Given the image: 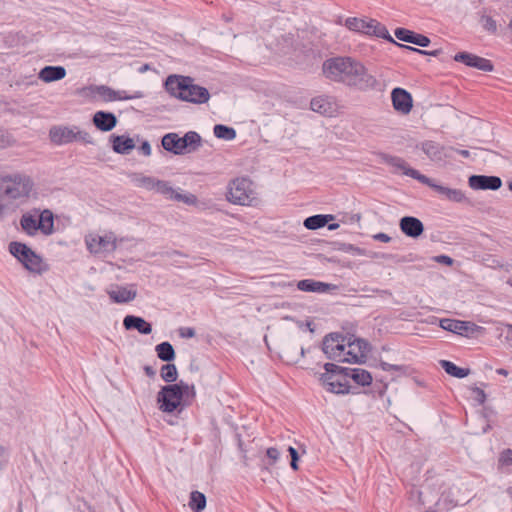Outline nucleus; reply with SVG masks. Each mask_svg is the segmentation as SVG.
Masks as SVG:
<instances>
[{
    "mask_svg": "<svg viewBox=\"0 0 512 512\" xmlns=\"http://www.w3.org/2000/svg\"><path fill=\"white\" fill-rule=\"evenodd\" d=\"M322 70L328 79L359 90L373 89L377 85L376 78L366 67L351 57L328 59L323 63Z\"/></svg>",
    "mask_w": 512,
    "mask_h": 512,
    "instance_id": "1",
    "label": "nucleus"
},
{
    "mask_svg": "<svg viewBox=\"0 0 512 512\" xmlns=\"http://www.w3.org/2000/svg\"><path fill=\"white\" fill-rule=\"evenodd\" d=\"M166 91L174 98L193 104H204L210 99L209 91L194 83L190 76L169 75L165 81Z\"/></svg>",
    "mask_w": 512,
    "mask_h": 512,
    "instance_id": "2",
    "label": "nucleus"
},
{
    "mask_svg": "<svg viewBox=\"0 0 512 512\" xmlns=\"http://www.w3.org/2000/svg\"><path fill=\"white\" fill-rule=\"evenodd\" d=\"M196 392L193 385L183 381L162 387L157 395L159 408L163 412L172 413L181 404L187 405V401L195 398Z\"/></svg>",
    "mask_w": 512,
    "mask_h": 512,
    "instance_id": "3",
    "label": "nucleus"
},
{
    "mask_svg": "<svg viewBox=\"0 0 512 512\" xmlns=\"http://www.w3.org/2000/svg\"><path fill=\"white\" fill-rule=\"evenodd\" d=\"M227 200L241 206H258L261 202L254 183L246 177L236 178L229 183Z\"/></svg>",
    "mask_w": 512,
    "mask_h": 512,
    "instance_id": "4",
    "label": "nucleus"
},
{
    "mask_svg": "<svg viewBox=\"0 0 512 512\" xmlns=\"http://www.w3.org/2000/svg\"><path fill=\"white\" fill-rule=\"evenodd\" d=\"M9 252L32 273L41 275L49 270L42 257L33 251L28 245L22 242L12 241L9 243Z\"/></svg>",
    "mask_w": 512,
    "mask_h": 512,
    "instance_id": "5",
    "label": "nucleus"
},
{
    "mask_svg": "<svg viewBox=\"0 0 512 512\" xmlns=\"http://www.w3.org/2000/svg\"><path fill=\"white\" fill-rule=\"evenodd\" d=\"M325 372L319 375L322 386L334 394H348L350 391L346 370L334 363L324 365Z\"/></svg>",
    "mask_w": 512,
    "mask_h": 512,
    "instance_id": "6",
    "label": "nucleus"
},
{
    "mask_svg": "<svg viewBox=\"0 0 512 512\" xmlns=\"http://www.w3.org/2000/svg\"><path fill=\"white\" fill-rule=\"evenodd\" d=\"M3 195L11 200L28 197L33 182L27 175L15 173L1 178Z\"/></svg>",
    "mask_w": 512,
    "mask_h": 512,
    "instance_id": "7",
    "label": "nucleus"
},
{
    "mask_svg": "<svg viewBox=\"0 0 512 512\" xmlns=\"http://www.w3.org/2000/svg\"><path fill=\"white\" fill-rule=\"evenodd\" d=\"M345 26L351 31L377 36L396 44L386 27L375 19L365 20L356 17H350L346 19Z\"/></svg>",
    "mask_w": 512,
    "mask_h": 512,
    "instance_id": "8",
    "label": "nucleus"
},
{
    "mask_svg": "<svg viewBox=\"0 0 512 512\" xmlns=\"http://www.w3.org/2000/svg\"><path fill=\"white\" fill-rule=\"evenodd\" d=\"M49 137L52 143L56 145H64L73 141H82L91 143V136L85 132L79 130L76 126H53L49 131Z\"/></svg>",
    "mask_w": 512,
    "mask_h": 512,
    "instance_id": "9",
    "label": "nucleus"
},
{
    "mask_svg": "<svg viewBox=\"0 0 512 512\" xmlns=\"http://www.w3.org/2000/svg\"><path fill=\"white\" fill-rule=\"evenodd\" d=\"M370 351L367 341L354 335H347L343 362L363 363Z\"/></svg>",
    "mask_w": 512,
    "mask_h": 512,
    "instance_id": "10",
    "label": "nucleus"
},
{
    "mask_svg": "<svg viewBox=\"0 0 512 512\" xmlns=\"http://www.w3.org/2000/svg\"><path fill=\"white\" fill-rule=\"evenodd\" d=\"M347 335L330 333L323 339L322 350L327 358L343 362Z\"/></svg>",
    "mask_w": 512,
    "mask_h": 512,
    "instance_id": "11",
    "label": "nucleus"
},
{
    "mask_svg": "<svg viewBox=\"0 0 512 512\" xmlns=\"http://www.w3.org/2000/svg\"><path fill=\"white\" fill-rule=\"evenodd\" d=\"M155 191L162 194L167 199L183 202L187 205H195L197 203V197L194 194L177 191L167 181L159 180V182L156 183Z\"/></svg>",
    "mask_w": 512,
    "mask_h": 512,
    "instance_id": "12",
    "label": "nucleus"
},
{
    "mask_svg": "<svg viewBox=\"0 0 512 512\" xmlns=\"http://www.w3.org/2000/svg\"><path fill=\"white\" fill-rule=\"evenodd\" d=\"M421 149L427 157L434 162H441L451 157V152L454 150L452 147H445L430 140L422 142Z\"/></svg>",
    "mask_w": 512,
    "mask_h": 512,
    "instance_id": "13",
    "label": "nucleus"
},
{
    "mask_svg": "<svg viewBox=\"0 0 512 512\" xmlns=\"http://www.w3.org/2000/svg\"><path fill=\"white\" fill-rule=\"evenodd\" d=\"M422 184L427 185L432 188L435 192L440 195H443L447 200L455 203H464L468 202V198L465 193L456 188H449L442 185L437 184L433 179L427 177V182H422Z\"/></svg>",
    "mask_w": 512,
    "mask_h": 512,
    "instance_id": "14",
    "label": "nucleus"
},
{
    "mask_svg": "<svg viewBox=\"0 0 512 512\" xmlns=\"http://www.w3.org/2000/svg\"><path fill=\"white\" fill-rule=\"evenodd\" d=\"M393 108L401 113L408 114L412 110L413 100L411 94L403 88H394L391 92Z\"/></svg>",
    "mask_w": 512,
    "mask_h": 512,
    "instance_id": "15",
    "label": "nucleus"
},
{
    "mask_svg": "<svg viewBox=\"0 0 512 512\" xmlns=\"http://www.w3.org/2000/svg\"><path fill=\"white\" fill-rule=\"evenodd\" d=\"M468 184L473 190H498L502 180L498 176L472 175L468 178Z\"/></svg>",
    "mask_w": 512,
    "mask_h": 512,
    "instance_id": "16",
    "label": "nucleus"
},
{
    "mask_svg": "<svg viewBox=\"0 0 512 512\" xmlns=\"http://www.w3.org/2000/svg\"><path fill=\"white\" fill-rule=\"evenodd\" d=\"M385 162L395 168L396 170L402 171L404 175H407L420 183L427 182V176L424 174H421L418 170L411 168L407 162L400 158V157H394V156H387L385 157Z\"/></svg>",
    "mask_w": 512,
    "mask_h": 512,
    "instance_id": "17",
    "label": "nucleus"
},
{
    "mask_svg": "<svg viewBox=\"0 0 512 512\" xmlns=\"http://www.w3.org/2000/svg\"><path fill=\"white\" fill-rule=\"evenodd\" d=\"M399 227L406 236L411 238H418L424 232L423 223L413 216H405L401 218Z\"/></svg>",
    "mask_w": 512,
    "mask_h": 512,
    "instance_id": "18",
    "label": "nucleus"
},
{
    "mask_svg": "<svg viewBox=\"0 0 512 512\" xmlns=\"http://www.w3.org/2000/svg\"><path fill=\"white\" fill-rule=\"evenodd\" d=\"M110 299L115 303H127L136 298L137 291L125 286L112 285L106 290Z\"/></svg>",
    "mask_w": 512,
    "mask_h": 512,
    "instance_id": "19",
    "label": "nucleus"
},
{
    "mask_svg": "<svg viewBox=\"0 0 512 512\" xmlns=\"http://www.w3.org/2000/svg\"><path fill=\"white\" fill-rule=\"evenodd\" d=\"M121 242L122 239H118L113 232L98 237V258L108 257L116 250L118 244Z\"/></svg>",
    "mask_w": 512,
    "mask_h": 512,
    "instance_id": "20",
    "label": "nucleus"
},
{
    "mask_svg": "<svg viewBox=\"0 0 512 512\" xmlns=\"http://www.w3.org/2000/svg\"><path fill=\"white\" fill-rule=\"evenodd\" d=\"M439 325L442 329L459 335H464L469 331H473V328L475 327V324L471 322L448 318L441 319Z\"/></svg>",
    "mask_w": 512,
    "mask_h": 512,
    "instance_id": "21",
    "label": "nucleus"
},
{
    "mask_svg": "<svg viewBox=\"0 0 512 512\" xmlns=\"http://www.w3.org/2000/svg\"><path fill=\"white\" fill-rule=\"evenodd\" d=\"M395 36L404 42L412 43L420 47H427L430 44V39L422 34L414 33L405 28H397Z\"/></svg>",
    "mask_w": 512,
    "mask_h": 512,
    "instance_id": "22",
    "label": "nucleus"
},
{
    "mask_svg": "<svg viewBox=\"0 0 512 512\" xmlns=\"http://www.w3.org/2000/svg\"><path fill=\"white\" fill-rule=\"evenodd\" d=\"M183 138L179 137L177 133H168L162 138V147L175 155L186 153V148L182 142Z\"/></svg>",
    "mask_w": 512,
    "mask_h": 512,
    "instance_id": "23",
    "label": "nucleus"
},
{
    "mask_svg": "<svg viewBox=\"0 0 512 512\" xmlns=\"http://www.w3.org/2000/svg\"><path fill=\"white\" fill-rule=\"evenodd\" d=\"M333 101L327 96L313 98L310 102L311 110L321 115L332 116L335 112Z\"/></svg>",
    "mask_w": 512,
    "mask_h": 512,
    "instance_id": "24",
    "label": "nucleus"
},
{
    "mask_svg": "<svg viewBox=\"0 0 512 512\" xmlns=\"http://www.w3.org/2000/svg\"><path fill=\"white\" fill-rule=\"evenodd\" d=\"M123 326L126 330L136 329L141 334H150L152 326L146 322L142 317L127 315L123 320Z\"/></svg>",
    "mask_w": 512,
    "mask_h": 512,
    "instance_id": "25",
    "label": "nucleus"
},
{
    "mask_svg": "<svg viewBox=\"0 0 512 512\" xmlns=\"http://www.w3.org/2000/svg\"><path fill=\"white\" fill-rule=\"evenodd\" d=\"M65 76L66 69L63 66H45L38 74V78L45 83L61 80Z\"/></svg>",
    "mask_w": 512,
    "mask_h": 512,
    "instance_id": "26",
    "label": "nucleus"
},
{
    "mask_svg": "<svg viewBox=\"0 0 512 512\" xmlns=\"http://www.w3.org/2000/svg\"><path fill=\"white\" fill-rule=\"evenodd\" d=\"M34 212L38 215V225H40V231L44 235H51L54 233V215L49 209L40 211L34 209Z\"/></svg>",
    "mask_w": 512,
    "mask_h": 512,
    "instance_id": "27",
    "label": "nucleus"
},
{
    "mask_svg": "<svg viewBox=\"0 0 512 512\" xmlns=\"http://www.w3.org/2000/svg\"><path fill=\"white\" fill-rule=\"evenodd\" d=\"M348 381L352 379L355 383L361 386H368L372 382L371 374L361 368H345Z\"/></svg>",
    "mask_w": 512,
    "mask_h": 512,
    "instance_id": "28",
    "label": "nucleus"
},
{
    "mask_svg": "<svg viewBox=\"0 0 512 512\" xmlns=\"http://www.w3.org/2000/svg\"><path fill=\"white\" fill-rule=\"evenodd\" d=\"M331 287H333V286L330 284L320 282V281L311 280V279L301 280L297 283V288L301 291H306V292L325 293V292L329 291L331 289Z\"/></svg>",
    "mask_w": 512,
    "mask_h": 512,
    "instance_id": "29",
    "label": "nucleus"
},
{
    "mask_svg": "<svg viewBox=\"0 0 512 512\" xmlns=\"http://www.w3.org/2000/svg\"><path fill=\"white\" fill-rule=\"evenodd\" d=\"M113 149L119 154H128L135 148V142L130 137L125 136H111Z\"/></svg>",
    "mask_w": 512,
    "mask_h": 512,
    "instance_id": "30",
    "label": "nucleus"
},
{
    "mask_svg": "<svg viewBox=\"0 0 512 512\" xmlns=\"http://www.w3.org/2000/svg\"><path fill=\"white\" fill-rule=\"evenodd\" d=\"M332 220H334V216L331 214H326V215L318 214V215H313V216L307 217L304 220L303 224H304V227L307 228L308 230H316V229L324 227L326 224H328Z\"/></svg>",
    "mask_w": 512,
    "mask_h": 512,
    "instance_id": "31",
    "label": "nucleus"
},
{
    "mask_svg": "<svg viewBox=\"0 0 512 512\" xmlns=\"http://www.w3.org/2000/svg\"><path fill=\"white\" fill-rule=\"evenodd\" d=\"M37 214L25 213L22 215L20 224L22 229L30 236L35 235L38 230H40V225H38V220L36 219Z\"/></svg>",
    "mask_w": 512,
    "mask_h": 512,
    "instance_id": "32",
    "label": "nucleus"
},
{
    "mask_svg": "<svg viewBox=\"0 0 512 512\" xmlns=\"http://www.w3.org/2000/svg\"><path fill=\"white\" fill-rule=\"evenodd\" d=\"M117 124V118L113 113L98 111V130L110 131Z\"/></svg>",
    "mask_w": 512,
    "mask_h": 512,
    "instance_id": "33",
    "label": "nucleus"
},
{
    "mask_svg": "<svg viewBox=\"0 0 512 512\" xmlns=\"http://www.w3.org/2000/svg\"><path fill=\"white\" fill-rule=\"evenodd\" d=\"M439 363L441 367L445 370V372L453 377L464 378L470 374L469 369L460 368L451 361L440 360Z\"/></svg>",
    "mask_w": 512,
    "mask_h": 512,
    "instance_id": "34",
    "label": "nucleus"
},
{
    "mask_svg": "<svg viewBox=\"0 0 512 512\" xmlns=\"http://www.w3.org/2000/svg\"><path fill=\"white\" fill-rule=\"evenodd\" d=\"M182 138L186 153L194 152L201 146V137L197 132L189 131Z\"/></svg>",
    "mask_w": 512,
    "mask_h": 512,
    "instance_id": "35",
    "label": "nucleus"
},
{
    "mask_svg": "<svg viewBox=\"0 0 512 512\" xmlns=\"http://www.w3.org/2000/svg\"><path fill=\"white\" fill-rule=\"evenodd\" d=\"M159 359L165 362H170L175 358V351L169 342H162L155 348Z\"/></svg>",
    "mask_w": 512,
    "mask_h": 512,
    "instance_id": "36",
    "label": "nucleus"
},
{
    "mask_svg": "<svg viewBox=\"0 0 512 512\" xmlns=\"http://www.w3.org/2000/svg\"><path fill=\"white\" fill-rule=\"evenodd\" d=\"M189 506L194 512L203 511L206 507L205 495L199 491L191 492Z\"/></svg>",
    "mask_w": 512,
    "mask_h": 512,
    "instance_id": "37",
    "label": "nucleus"
},
{
    "mask_svg": "<svg viewBox=\"0 0 512 512\" xmlns=\"http://www.w3.org/2000/svg\"><path fill=\"white\" fill-rule=\"evenodd\" d=\"M213 132L220 139L233 140L236 137V131L233 128L222 124L215 125Z\"/></svg>",
    "mask_w": 512,
    "mask_h": 512,
    "instance_id": "38",
    "label": "nucleus"
},
{
    "mask_svg": "<svg viewBox=\"0 0 512 512\" xmlns=\"http://www.w3.org/2000/svg\"><path fill=\"white\" fill-rule=\"evenodd\" d=\"M98 95L101 96L105 101H114L117 99H130L128 96H121L120 92L114 91L107 86H98Z\"/></svg>",
    "mask_w": 512,
    "mask_h": 512,
    "instance_id": "39",
    "label": "nucleus"
},
{
    "mask_svg": "<svg viewBox=\"0 0 512 512\" xmlns=\"http://www.w3.org/2000/svg\"><path fill=\"white\" fill-rule=\"evenodd\" d=\"M161 378L168 383L175 382L177 379V369L174 364L167 363L162 366L160 371Z\"/></svg>",
    "mask_w": 512,
    "mask_h": 512,
    "instance_id": "40",
    "label": "nucleus"
},
{
    "mask_svg": "<svg viewBox=\"0 0 512 512\" xmlns=\"http://www.w3.org/2000/svg\"><path fill=\"white\" fill-rule=\"evenodd\" d=\"M470 67L476 68L481 71L490 72L493 70V64L490 60L485 59L483 57L477 56L475 57L474 61H472Z\"/></svg>",
    "mask_w": 512,
    "mask_h": 512,
    "instance_id": "41",
    "label": "nucleus"
},
{
    "mask_svg": "<svg viewBox=\"0 0 512 512\" xmlns=\"http://www.w3.org/2000/svg\"><path fill=\"white\" fill-rule=\"evenodd\" d=\"M159 182V179L149 176H142L137 179V183L139 186L146 188L147 190H156V183Z\"/></svg>",
    "mask_w": 512,
    "mask_h": 512,
    "instance_id": "42",
    "label": "nucleus"
},
{
    "mask_svg": "<svg viewBox=\"0 0 512 512\" xmlns=\"http://www.w3.org/2000/svg\"><path fill=\"white\" fill-rule=\"evenodd\" d=\"M476 55L468 52H459L454 56L456 62H461L466 66L470 67L472 61H474Z\"/></svg>",
    "mask_w": 512,
    "mask_h": 512,
    "instance_id": "43",
    "label": "nucleus"
},
{
    "mask_svg": "<svg viewBox=\"0 0 512 512\" xmlns=\"http://www.w3.org/2000/svg\"><path fill=\"white\" fill-rule=\"evenodd\" d=\"M481 24L488 32L495 33L497 31L496 21L488 15H483L481 17Z\"/></svg>",
    "mask_w": 512,
    "mask_h": 512,
    "instance_id": "44",
    "label": "nucleus"
},
{
    "mask_svg": "<svg viewBox=\"0 0 512 512\" xmlns=\"http://www.w3.org/2000/svg\"><path fill=\"white\" fill-rule=\"evenodd\" d=\"M77 95L81 98H95L96 97V86L90 85L77 90Z\"/></svg>",
    "mask_w": 512,
    "mask_h": 512,
    "instance_id": "45",
    "label": "nucleus"
},
{
    "mask_svg": "<svg viewBox=\"0 0 512 512\" xmlns=\"http://www.w3.org/2000/svg\"><path fill=\"white\" fill-rule=\"evenodd\" d=\"M342 251L350 253L352 255L365 256L366 251L362 248L356 247L352 244H342Z\"/></svg>",
    "mask_w": 512,
    "mask_h": 512,
    "instance_id": "46",
    "label": "nucleus"
},
{
    "mask_svg": "<svg viewBox=\"0 0 512 512\" xmlns=\"http://www.w3.org/2000/svg\"><path fill=\"white\" fill-rule=\"evenodd\" d=\"M266 456L269 459V465H273L279 459L280 453L277 448L270 447L266 451Z\"/></svg>",
    "mask_w": 512,
    "mask_h": 512,
    "instance_id": "47",
    "label": "nucleus"
},
{
    "mask_svg": "<svg viewBox=\"0 0 512 512\" xmlns=\"http://www.w3.org/2000/svg\"><path fill=\"white\" fill-rule=\"evenodd\" d=\"M472 392L474 394V399L479 403V404H484V402L486 401V394L484 392L483 389L481 388H478V387H474L472 389Z\"/></svg>",
    "mask_w": 512,
    "mask_h": 512,
    "instance_id": "48",
    "label": "nucleus"
},
{
    "mask_svg": "<svg viewBox=\"0 0 512 512\" xmlns=\"http://www.w3.org/2000/svg\"><path fill=\"white\" fill-rule=\"evenodd\" d=\"M85 243H86L87 249L89 250V252L91 254L96 253V250L94 249V245L96 243V238L92 234H89L85 237Z\"/></svg>",
    "mask_w": 512,
    "mask_h": 512,
    "instance_id": "49",
    "label": "nucleus"
},
{
    "mask_svg": "<svg viewBox=\"0 0 512 512\" xmlns=\"http://www.w3.org/2000/svg\"><path fill=\"white\" fill-rule=\"evenodd\" d=\"M500 461L506 465H512V449H507L502 452Z\"/></svg>",
    "mask_w": 512,
    "mask_h": 512,
    "instance_id": "50",
    "label": "nucleus"
},
{
    "mask_svg": "<svg viewBox=\"0 0 512 512\" xmlns=\"http://www.w3.org/2000/svg\"><path fill=\"white\" fill-rule=\"evenodd\" d=\"M179 335L182 338H193L195 336V330L190 327H182L179 329Z\"/></svg>",
    "mask_w": 512,
    "mask_h": 512,
    "instance_id": "51",
    "label": "nucleus"
},
{
    "mask_svg": "<svg viewBox=\"0 0 512 512\" xmlns=\"http://www.w3.org/2000/svg\"><path fill=\"white\" fill-rule=\"evenodd\" d=\"M434 261L437 262V263H440V264H445V265H452L453 264V259L447 255H438V256H435L434 257Z\"/></svg>",
    "mask_w": 512,
    "mask_h": 512,
    "instance_id": "52",
    "label": "nucleus"
},
{
    "mask_svg": "<svg viewBox=\"0 0 512 512\" xmlns=\"http://www.w3.org/2000/svg\"><path fill=\"white\" fill-rule=\"evenodd\" d=\"M400 46L403 47V48L409 49L411 51H414V52H418V53H421V54H428V55H432V56H437L440 53V50H434L432 52H427V51H423V50H420V49H417V48H413V47H410V46H405V45H400Z\"/></svg>",
    "mask_w": 512,
    "mask_h": 512,
    "instance_id": "53",
    "label": "nucleus"
},
{
    "mask_svg": "<svg viewBox=\"0 0 512 512\" xmlns=\"http://www.w3.org/2000/svg\"><path fill=\"white\" fill-rule=\"evenodd\" d=\"M373 239L376 241L383 242V243H388L391 241V237L389 235H387L386 233H382V232L373 235Z\"/></svg>",
    "mask_w": 512,
    "mask_h": 512,
    "instance_id": "54",
    "label": "nucleus"
},
{
    "mask_svg": "<svg viewBox=\"0 0 512 512\" xmlns=\"http://www.w3.org/2000/svg\"><path fill=\"white\" fill-rule=\"evenodd\" d=\"M139 151L145 155L150 156L151 155V146L148 141H144L141 146L139 147Z\"/></svg>",
    "mask_w": 512,
    "mask_h": 512,
    "instance_id": "55",
    "label": "nucleus"
},
{
    "mask_svg": "<svg viewBox=\"0 0 512 512\" xmlns=\"http://www.w3.org/2000/svg\"><path fill=\"white\" fill-rule=\"evenodd\" d=\"M7 463L6 450L0 445V471L5 467Z\"/></svg>",
    "mask_w": 512,
    "mask_h": 512,
    "instance_id": "56",
    "label": "nucleus"
},
{
    "mask_svg": "<svg viewBox=\"0 0 512 512\" xmlns=\"http://www.w3.org/2000/svg\"><path fill=\"white\" fill-rule=\"evenodd\" d=\"M144 371L146 375L149 377H154L156 374L155 370L151 366H145Z\"/></svg>",
    "mask_w": 512,
    "mask_h": 512,
    "instance_id": "57",
    "label": "nucleus"
},
{
    "mask_svg": "<svg viewBox=\"0 0 512 512\" xmlns=\"http://www.w3.org/2000/svg\"><path fill=\"white\" fill-rule=\"evenodd\" d=\"M288 451H289V453H290V455H291V460H294V457H295V458H298V453H297V451H296V449H295V448H293L292 446H290V447L288 448Z\"/></svg>",
    "mask_w": 512,
    "mask_h": 512,
    "instance_id": "58",
    "label": "nucleus"
},
{
    "mask_svg": "<svg viewBox=\"0 0 512 512\" xmlns=\"http://www.w3.org/2000/svg\"><path fill=\"white\" fill-rule=\"evenodd\" d=\"M496 373L499 375H502V376H508V374H509L508 370H506L504 368H498L496 370Z\"/></svg>",
    "mask_w": 512,
    "mask_h": 512,
    "instance_id": "59",
    "label": "nucleus"
},
{
    "mask_svg": "<svg viewBox=\"0 0 512 512\" xmlns=\"http://www.w3.org/2000/svg\"><path fill=\"white\" fill-rule=\"evenodd\" d=\"M457 153H459L463 157H469L470 153L468 150H455Z\"/></svg>",
    "mask_w": 512,
    "mask_h": 512,
    "instance_id": "60",
    "label": "nucleus"
},
{
    "mask_svg": "<svg viewBox=\"0 0 512 512\" xmlns=\"http://www.w3.org/2000/svg\"><path fill=\"white\" fill-rule=\"evenodd\" d=\"M297 462H298V458H295V457H294V460H291V464H290V465H291V468H292L293 470H297V469H298V464H297Z\"/></svg>",
    "mask_w": 512,
    "mask_h": 512,
    "instance_id": "61",
    "label": "nucleus"
},
{
    "mask_svg": "<svg viewBox=\"0 0 512 512\" xmlns=\"http://www.w3.org/2000/svg\"><path fill=\"white\" fill-rule=\"evenodd\" d=\"M327 225H328V229L331 230V231L332 230H336V229L339 228V224L338 223H328Z\"/></svg>",
    "mask_w": 512,
    "mask_h": 512,
    "instance_id": "62",
    "label": "nucleus"
},
{
    "mask_svg": "<svg viewBox=\"0 0 512 512\" xmlns=\"http://www.w3.org/2000/svg\"><path fill=\"white\" fill-rule=\"evenodd\" d=\"M149 69V65L145 64L141 68H139V72L144 73Z\"/></svg>",
    "mask_w": 512,
    "mask_h": 512,
    "instance_id": "63",
    "label": "nucleus"
},
{
    "mask_svg": "<svg viewBox=\"0 0 512 512\" xmlns=\"http://www.w3.org/2000/svg\"><path fill=\"white\" fill-rule=\"evenodd\" d=\"M382 367L384 370H390L391 368H393L394 366L393 365H390L388 363H382Z\"/></svg>",
    "mask_w": 512,
    "mask_h": 512,
    "instance_id": "64",
    "label": "nucleus"
}]
</instances>
